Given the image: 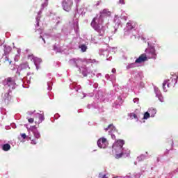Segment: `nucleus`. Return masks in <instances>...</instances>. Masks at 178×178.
Segmentation results:
<instances>
[{
    "label": "nucleus",
    "instance_id": "f257e3e1",
    "mask_svg": "<svg viewBox=\"0 0 178 178\" xmlns=\"http://www.w3.org/2000/svg\"><path fill=\"white\" fill-rule=\"evenodd\" d=\"M123 145H124V140L122 139L117 140L113 145L112 148L115 154V159H120V158L124 155V153L123 152Z\"/></svg>",
    "mask_w": 178,
    "mask_h": 178
},
{
    "label": "nucleus",
    "instance_id": "f03ea898",
    "mask_svg": "<svg viewBox=\"0 0 178 178\" xmlns=\"http://www.w3.org/2000/svg\"><path fill=\"white\" fill-rule=\"evenodd\" d=\"M74 2H80V0H63L61 5L63 10L70 12L74 5Z\"/></svg>",
    "mask_w": 178,
    "mask_h": 178
},
{
    "label": "nucleus",
    "instance_id": "7ed1b4c3",
    "mask_svg": "<svg viewBox=\"0 0 178 178\" xmlns=\"http://www.w3.org/2000/svg\"><path fill=\"white\" fill-rule=\"evenodd\" d=\"M145 52L147 54V56L149 59H156V52L155 47H150L149 49L145 50Z\"/></svg>",
    "mask_w": 178,
    "mask_h": 178
},
{
    "label": "nucleus",
    "instance_id": "20e7f679",
    "mask_svg": "<svg viewBox=\"0 0 178 178\" xmlns=\"http://www.w3.org/2000/svg\"><path fill=\"white\" fill-rule=\"evenodd\" d=\"M97 145L99 148L105 149L108 145V140H106V138H100L97 140Z\"/></svg>",
    "mask_w": 178,
    "mask_h": 178
},
{
    "label": "nucleus",
    "instance_id": "39448f33",
    "mask_svg": "<svg viewBox=\"0 0 178 178\" xmlns=\"http://www.w3.org/2000/svg\"><path fill=\"white\" fill-rule=\"evenodd\" d=\"M170 81H172L173 79L170 78V79H169L168 81H165L163 83V89L165 92H167L168 88H170V87H173V85L175 84V83H170ZM166 86L168 88H166Z\"/></svg>",
    "mask_w": 178,
    "mask_h": 178
},
{
    "label": "nucleus",
    "instance_id": "423d86ee",
    "mask_svg": "<svg viewBox=\"0 0 178 178\" xmlns=\"http://www.w3.org/2000/svg\"><path fill=\"white\" fill-rule=\"evenodd\" d=\"M147 60H148L147 54H143L135 60V63H143V62H147Z\"/></svg>",
    "mask_w": 178,
    "mask_h": 178
},
{
    "label": "nucleus",
    "instance_id": "0eeeda50",
    "mask_svg": "<svg viewBox=\"0 0 178 178\" xmlns=\"http://www.w3.org/2000/svg\"><path fill=\"white\" fill-rule=\"evenodd\" d=\"M4 83H6V84H7V86L8 87H12V88H13V87H15V79H13V78L8 77V78L4 80Z\"/></svg>",
    "mask_w": 178,
    "mask_h": 178
},
{
    "label": "nucleus",
    "instance_id": "6e6552de",
    "mask_svg": "<svg viewBox=\"0 0 178 178\" xmlns=\"http://www.w3.org/2000/svg\"><path fill=\"white\" fill-rule=\"evenodd\" d=\"M95 20H97V18L93 19L90 24H91L92 27H93L94 29H95L96 31H97L98 33H99L100 26H99V24H97V22H95Z\"/></svg>",
    "mask_w": 178,
    "mask_h": 178
},
{
    "label": "nucleus",
    "instance_id": "1a4fd4ad",
    "mask_svg": "<svg viewBox=\"0 0 178 178\" xmlns=\"http://www.w3.org/2000/svg\"><path fill=\"white\" fill-rule=\"evenodd\" d=\"M45 119L44 115L38 114V117L35 118V124H40V123H42L43 120Z\"/></svg>",
    "mask_w": 178,
    "mask_h": 178
},
{
    "label": "nucleus",
    "instance_id": "9d476101",
    "mask_svg": "<svg viewBox=\"0 0 178 178\" xmlns=\"http://www.w3.org/2000/svg\"><path fill=\"white\" fill-rule=\"evenodd\" d=\"M10 99H12V97L10 96L9 92L6 93L4 95V102L6 104H9V102H10Z\"/></svg>",
    "mask_w": 178,
    "mask_h": 178
},
{
    "label": "nucleus",
    "instance_id": "9b49d317",
    "mask_svg": "<svg viewBox=\"0 0 178 178\" xmlns=\"http://www.w3.org/2000/svg\"><path fill=\"white\" fill-rule=\"evenodd\" d=\"M20 68H21V70H30V67L29 66V63H24L23 64H21Z\"/></svg>",
    "mask_w": 178,
    "mask_h": 178
},
{
    "label": "nucleus",
    "instance_id": "f8f14e48",
    "mask_svg": "<svg viewBox=\"0 0 178 178\" xmlns=\"http://www.w3.org/2000/svg\"><path fill=\"white\" fill-rule=\"evenodd\" d=\"M81 72H82V74L84 77H87V76H88V73H90L87 67H82Z\"/></svg>",
    "mask_w": 178,
    "mask_h": 178
},
{
    "label": "nucleus",
    "instance_id": "ddd939ff",
    "mask_svg": "<svg viewBox=\"0 0 178 178\" xmlns=\"http://www.w3.org/2000/svg\"><path fill=\"white\" fill-rule=\"evenodd\" d=\"M128 116L130 118V119H135L136 120H138V116L134 113H129Z\"/></svg>",
    "mask_w": 178,
    "mask_h": 178
},
{
    "label": "nucleus",
    "instance_id": "4468645a",
    "mask_svg": "<svg viewBox=\"0 0 178 178\" xmlns=\"http://www.w3.org/2000/svg\"><path fill=\"white\" fill-rule=\"evenodd\" d=\"M108 130H111L113 131V130H116V127L113 125V124H110L107 128L105 129V131H108Z\"/></svg>",
    "mask_w": 178,
    "mask_h": 178
},
{
    "label": "nucleus",
    "instance_id": "2eb2a0df",
    "mask_svg": "<svg viewBox=\"0 0 178 178\" xmlns=\"http://www.w3.org/2000/svg\"><path fill=\"white\" fill-rule=\"evenodd\" d=\"M12 51V47L10 46H6L4 47V55H8Z\"/></svg>",
    "mask_w": 178,
    "mask_h": 178
},
{
    "label": "nucleus",
    "instance_id": "dca6fc26",
    "mask_svg": "<svg viewBox=\"0 0 178 178\" xmlns=\"http://www.w3.org/2000/svg\"><path fill=\"white\" fill-rule=\"evenodd\" d=\"M2 149L3 151H9V149H10V145H9L8 143L4 144L2 146Z\"/></svg>",
    "mask_w": 178,
    "mask_h": 178
},
{
    "label": "nucleus",
    "instance_id": "f3484780",
    "mask_svg": "<svg viewBox=\"0 0 178 178\" xmlns=\"http://www.w3.org/2000/svg\"><path fill=\"white\" fill-rule=\"evenodd\" d=\"M102 15H104V16H111V11H109L106 9H104L102 11Z\"/></svg>",
    "mask_w": 178,
    "mask_h": 178
},
{
    "label": "nucleus",
    "instance_id": "a211bd4d",
    "mask_svg": "<svg viewBox=\"0 0 178 178\" xmlns=\"http://www.w3.org/2000/svg\"><path fill=\"white\" fill-rule=\"evenodd\" d=\"M79 48L81 49L82 52L87 51V46L86 44H81L79 46Z\"/></svg>",
    "mask_w": 178,
    "mask_h": 178
},
{
    "label": "nucleus",
    "instance_id": "6ab92c4d",
    "mask_svg": "<svg viewBox=\"0 0 178 178\" xmlns=\"http://www.w3.org/2000/svg\"><path fill=\"white\" fill-rule=\"evenodd\" d=\"M149 116H150L149 113L146 112L144 114L143 119L145 120L149 119Z\"/></svg>",
    "mask_w": 178,
    "mask_h": 178
},
{
    "label": "nucleus",
    "instance_id": "aec40b11",
    "mask_svg": "<svg viewBox=\"0 0 178 178\" xmlns=\"http://www.w3.org/2000/svg\"><path fill=\"white\" fill-rule=\"evenodd\" d=\"M34 137H35V138H37L38 140V138H40V133L34 132Z\"/></svg>",
    "mask_w": 178,
    "mask_h": 178
},
{
    "label": "nucleus",
    "instance_id": "412c9836",
    "mask_svg": "<svg viewBox=\"0 0 178 178\" xmlns=\"http://www.w3.org/2000/svg\"><path fill=\"white\" fill-rule=\"evenodd\" d=\"M149 113H154L155 115L156 113V110L154 109V108L149 109Z\"/></svg>",
    "mask_w": 178,
    "mask_h": 178
},
{
    "label": "nucleus",
    "instance_id": "4be33fe9",
    "mask_svg": "<svg viewBox=\"0 0 178 178\" xmlns=\"http://www.w3.org/2000/svg\"><path fill=\"white\" fill-rule=\"evenodd\" d=\"M29 123H34V118H27Z\"/></svg>",
    "mask_w": 178,
    "mask_h": 178
},
{
    "label": "nucleus",
    "instance_id": "5701e85b",
    "mask_svg": "<svg viewBox=\"0 0 178 178\" xmlns=\"http://www.w3.org/2000/svg\"><path fill=\"white\" fill-rule=\"evenodd\" d=\"M131 67H134V63H131L127 66V69H131Z\"/></svg>",
    "mask_w": 178,
    "mask_h": 178
},
{
    "label": "nucleus",
    "instance_id": "b1692460",
    "mask_svg": "<svg viewBox=\"0 0 178 178\" xmlns=\"http://www.w3.org/2000/svg\"><path fill=\"white\" fill-rule=\"evenodd\" d=\"M99 178H108V177H106V175H99Z\"/></svg>",
    "mask_w": 178,
    "mask_h": 178
},
{
    "label": "nucleus",
    "instance_id": "393cba45",
    "mask_svg": "<svg viewBox=\"0 0 178 178\" xmlns=\"http://www.w3.org/2000/svg\"><path fill=\"white\" fill-rule=\"evenodd\" d=\"M6 62H9L10 65V63H12V60H9V58L8 57H6Z\"/></svg>",
    "mask_w": 178,
    "mask_h": 178
},
{
    "label": "nucleus",
    "instance_id": "a878e982",
    "mask_svg": "<svg viewBox=\"0 0 178 178\" xmlns=\"http://www.w3.org/2000/svg\"><path fill=\"white\" fill-rule=\"evenodd\" d=\"M21 136L22 137V138H26V134H22Z\"/></svg>",
    "mask_w": 178,
    "mask_h": 178
},
{
    "label": "nucleus",
    "instance_id": "bb28decb",
    "mask_svg": "<svg viewBox=\"0 0 178 178\" xmlns=\"http://www.w3.org/2000/svg\"><path fill=\"white\" fill-rule=\"evenodd\" d=\"M120 3L122 5L124 4V0H120Z\"/></svg>",
    "mask_w": 178,
    "mask_h": 178
},
{
    "label": "nucleus",
    "instance_id": "cd10ccee",
    "mask_svg": "<svg viewBox=\"0 0 178 178\" xmlns=\"http://www.w3.org/2000/svg\"><path fill=\"white\" fill-rule=\"evenodd\" d=\"M112 73H116V69L113 68V69L112 70Z\"/></svg>",
    "mask_w": 178,
    "mask_h": 178
},
{
    "label": "nucleus",
    "instance_id": "c85d7f7f",
    "mask_svg": "<svg viewBox=\"0 0 178 178\" xmlns=\"http://www.w3.org/2000/svg\"><path fill=\"white\" fill-rule=\"evenodd\" d=\"M40 38H42V40H44V43L45 44V40L44 39V38H42V36H40Z\"/></svg>",
    "mask_w": 178,
    "mask_h": 178
},
{
    "label": "nucleus",
    "instance_id": "c756f323",
    "mask_svg": "<svg viewBox=\"0 0 178 178\" xmlns=\"http://www.w3.org/2000/svg\"><path fill=\"white\" fill-rule=\"evenodd\" d=\"M37 143H35V140H32V142H31V144H36Z\"/></svg>",
    "mask_w": 178,
    "mask_h": 178
},
{
    "label": "nucleus",
    "instance_id": "7c9ffc66",
    "mask_svg": "<svg viewBox=\"0 0 178 178\" xmlns=\"http://www.w3.org/2000/svg\"><path fill=\"white\" fill-rule=\"evenodd\" d=\"M38 27L40 26V22L38 21L37 24Z\"/></svg>",
    "mask_w": 178,
    "mask_h": 178
},
{
    "label": "nucleus",
    "instance_id": "2f4dec72",
    "mask_svg": "<svg viewBox=\"0 0 178 178\" xmlns=\"http://www.w3.org/2000/svg\"><path fill=\"white\" fill-rule=\"evenodd\" d=\"M101 1H98V3H97V6H98V5H99Z\"/></svg>",
    "mask_w": 178,
    "mask_h": 178
},
{
    "label": "nucleus",
    "instance_id": "473e14b6",
    "mask_svg": "<svg viewBox=\"0 0 178 178\" xmlns=\"http://www.w3.org/2000/svg\"><path fill=\"white\" fill-rule=\"evenodd\" d=\"M112 138H115V135H111Z\"/></svg>",
    "mask_w": 178,
    "mask_h": 178
},
{
    "label": "nucleus",
    "instance_id": "72a5a7b5",
    "mask_svg": "<svg viewBox=\"0 0 178 178\" xmlns=\"http://www.w3.org/2000/svg\"><path fill=\"white\" fill-rule=\"evenodd\" d=\"M112 138H115V135H111Z\"/></svg>",
    "mask_w": 178,
    "mask_h": 178
},
{
    "label": "nucleus",
    "instance_id": "f704fd0d",
    "mask_svg": "<svg viewBox=\"0 0 178 178\" xmlns=\"http://www.w3.org/2000/svg\"><path fill=\"white\" fill-rule=\"evenodd\" d=\"M175 83H177V81L176 79H175Z\"/></svg>",
    "mask_w": 178,
    "mask_h": 178
},
{
    "label": "nucleus",
    "instance_id": "c9c22d12",
    "mask_svg": "<svg viewBox=\"0 0 178 178\" xmlns=\"http://www.w3.org/2000/svg\"><path fill=\"white\" fill-rule=\"evenodd\" d=\"M133 29V27L132 28H131V30Z\"/></svg>",
    "mask_w": 178,
    "mask_h": 178
}]
</instances>
